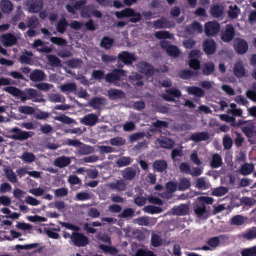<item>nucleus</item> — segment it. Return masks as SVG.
Returning <instances> with one entry per match:
<instances>
[{
    "label": "nucleus",
    "mask_w": 256,
    "mask_h": 256,
    "mask_svg": "<svg viewBox=\"0 0 256 256\" xmlns=\"http://www.w3.org/2000/svg\"><path fill=\"white\" fill-rule=\"evenodd\" d=\"M72 242L78 246H84L88 244V239L82 234L74 232L70 236Z\"/></svg>",
    "instance_id": "obj_7"
},
{
    "label": "nucleus",
    "mask_w": 256,
    "mask_h": 256,
    "mask_svg": "<svg viewBox=\"0 0 256 256\" xmlns=\"http://www.w3.org/2000/svg\"><path fill=\"white\" fill-rule=\"evenodd\" d=\"M11 132L14 134L11 136L12 139L20 140H27L32 137L34 134L32 132L22 131L16 128H12Z\"/></svg>",
    "instance_id": "obj_4"
},
{
    "label": "nucleus",
    "mask_w": 256,
    "mask_h": 256,
    "mask_svg": "<svg viewBox=\"0 0 256 256\" xmlns=\"http://www.w3.org/2000/svg\"><path fill=\"white\" fill-rule=\"evenodd\" d=\"M86 4V0H82L77 2L74 8L68 5L66 6V9L69 12L74 14H75L74 10H80Z\"/></svg>",
    "instance_id": "obj_33"
},
{
    "label": "nucleus",
    "mask_w": 256,
    "mask_h": 256,
    "mask_svg": "<svg viewBox=\"0 0 256 256\" xmlns=\"http://www.w3.org/2000/svg\"><path fill=\"white\" fill-rule=\"evenodd\" d=\"M190 186V182L186 178L182 179L180 181L179 185V190H188Z\"/></svg>",
    "instance_id": "obj_59"
},
{
    "label": "nucleus",
    "mask_w": 256,
    "mask_h": 256,
    "mask_svg": "<svg viewBox=\"0 0 256 256\" xmlns=\"http://www.w3.org/2000/svg\"><path fill=\"white\" fill-rule=\"evenodd\" d=\"M144 210L146 212L150 214H160L162 212V210L160 208L152 206L145 207Z\"/></svg>",
    "instance_id": "obj_38"
},
{
    "label": "nucleus",
    "mask_w": 256,
    "mask_h": 256,
    "mask_svg": "<svg viewBox=\"0 0 256 256\" xmlns=\"http://www.w3.org/2000/svg\"><path fill=\"white\" fill-rule=\"evenodd\" d=\"M115 14L118 18H131L130 20L132 22H140L142 18L141 14L140 12H136L132 8H126L121 12H116Z\"/></svg>",
    "instance_id": "obj_2"
},
{
    "label": "nucleus",
    "mask_w": 256,
    "mask_h": 256,
    "mask_svg": "<svg viewBox=\"0 0 256 256\" xmlns=\"http://www.w3.org/2000/svg\"><path fill=\"white\" fill-rule=\"evenodd\" d=\"M154 26L157 28H170L174 26L173 25L172 26L169 24L166 18H162L157 20L155 22Z\"/></svg>",
    "instance_id": "obj_36"
},
{
    "label": "nucleus",
    "mask_w": 256,
    "mask_h": 256,
    "mask_svg": "<svg viewBox=\"0 0 256 256\" xmlns=\"http://www.w3.org/2000/svg\"><path fill=\"white\" fill-rule=\"evenodd\" d=\"M0 8L4 13L10 14L13 10V5L8 0H2L0 2Z\"/></svg>",
    "instance_id": "obj_18"
},
{
    "label": "nucleus",
    "mask_w": 256,
    "mask_h": 256,
    "mask_svg": "<svg viewBox=\"0 0 256 256\" xmlns=\"http://www.w3.org/2000/svg\"><path fill=\"white\" fill-rule=\"evenodd\" d=\"M132 162V160L129 157H122L117 161V164L120 167L126 166L130 164Z\"/></svg>",
    "instance_id": "obj_54"
},
{
    "label": "nucleus",
    "mask_w": 256,
    "mask_h": 256,
    "mask_svg": "<svg viewBox=\"0 0 256 256\" xmlns=\"http://www.w3.org/2000/svg\"><path fill=\"white\" fill-rule=\"evenodd\" d=\"M2 40L6 46H10L15 44L17 42V38L11 34H4Z\"/></svg>",
    "instance_id": "obj_11"
},
{
    "label": "nucleus",
    "mask_w": 256,
    "mask_h": 256,
    "mask_svg": "<svg viewBox=\"0 0 256 256\" xmlns=\"http://www.w3.org/2000/svg\"><path fill=\"white\" fill-rule=\"evenodd\" d=\"M108 96L111 99L115 100L124 96V93L120 90H112L108 92Z\"/></svg>",
    "instance_id": "obj_43"
},
{
    "label": "nucleus",
    "mask_w": 256,
    "mask_h": 256,
    "mask_svg": "<svg viewBox=\"0 0 256 256\" xmlns=\"http://www.w3.org/2000/svg\"><path fill=\"white\" fill-rule=\"evenodd\" d=\"M214 199L212 198L201 196L198 198L194 206L196 214L198 218L206 219L208 217L207 210L204 204H211L214 202Z\"/></svg>",
    "instance_id": "obj_1"
},
{
    "label": "nucleus",
    "mask_w": 256,
    "mask_h": 256,
    "mask_svg": "<svg viewBox=\"0 0 256 256\" xmlns=\"http://www.w3.org/2000/svg\"><path fill=\"white\" fill-rule=\"evenodd\" d=\"M76 88L75 84L72 83L65 84L60 87V90L64 92H73L76 90Z\"/></svg>",
    "instance_id": "obj_35"
},
{
    "label": "nucleus",
    "mask_w": 256,
    "mask_h": 256,
    "mask_svg": "<svg viewBox=\"0 0 256 256\" xmlns=\"http://www.w3.org/2000/svg\"><path fill=\"white\" fill-rule=\"evenodd\" d=\"M188 31L190 34H200L202 32V27L199 23L194 22Z\"/></svg>",
    "instance_id": "obj_34"
},
{
    "label": "nucleus",
    "mask_w": 256,
    "mask_h": 256,
    "mask_svg": "<svg viewBox=\"0 0 256 256\" xmlns=\"http://www.w3.org/2000/svg\"><path fill=\"white\" fill-rule=\"evenodd\" d=\"M153 166L155 170L162 172L167 168L168 164L165 161L157 160L154 162Z\"/></svg>",
    "instance_id": "obj_28"
},
{
    "label": "nucleus",
    "mask_w": 256,
    "mask_h": 256,
    "mask_svg": "<svg viewBox=\"0 0 256 256\" xmlns=\"http://www.w3.org/2000/svg\"><path fill=\"white\" fill-rule=\"evenodd\" d=\"M220 30V26L215 22H210L205 24V32L208 36H214Z\"/></svg>",
    "instance_id": "obj_5"
},
{
    "label": "nucleus",
    "mask_w": 256,
    "mask_h": 256,
    "mask_svg": "<svg viewBox=\"0 0 256 256\" xmlns=\"http://www.w3.org/2000/svg\"><path fill=\"white\" fill-rule=\"evenodd\" d=\"M222 159L221 157L217 154H214L211 161V166L214 168H218L222 164Z\"/></svg>",
    "instance_id": "obj_32"
},
{
    "label": "nucleus",
    "mask_w": 256,
    "mask_h": 256,
    "mask_svg": "<svg viewBox=\"0 0 256 256\" xmlns=\"http://www.w3.org/2000/svg\"><path fill=\"white\" fill-rule=\"evenodd\" d=\"M67 26V22L66 19L61 20L58 23L57 26L58 30L60 33H64Z\"/></svg>",
    "instance_id": "obj_62"
},
{
    "label": "nucleus",
    "mask_w": 256,
    "mask_h": 256,
    "mask_svg": "<svg viewBox=\"0 0 256 256\" xmlns=\"http://www.w3.org/2000/svg\"><path fill=\"white\" fill-rule=\"evenodd\" d=\"M25 202L32 206H36L40 204V202L37 199L31 196H28L25 199Z\"/></svg>",
    "instance_id": "obj_55"
},
{
    "label": "nucleus",
    "mask_w": 256,
    "mask_h": 256,
    "mask_svg": "<svg viewBox=\"0 0 256 256\" xmlns=\"http://www.w3.org/2000/svg\"><path fill=\"white\" fill-rule=\"evenodd\" d=\"M16 228L24 232V233H31L32 230V226L24 222H18Z\"/></svg>",
    "instance_id": "obj_31"
},
{
    "label": "nucleus",
    "mask_w": 256,
    "mask_h": 256,
    "mask_svg": "<svg viewBox=\"0 0 256 256\" xmlns=\"http://www.w3.org/2000/svg\"><path fill=\"white\" fill-rule=\"evenodd\" d=\"M98 116L94 114H89L80 120V122L86 126H93L98 122Z\"/></svg>",
    "instance_id": "obj_10"
},
{
    "label": "nucleus",
    "mask_w": 256,
    "mask_h": 256,
    "mask_svg": "<svg viewBox=\"0 0 256 256\" xmlns=\"http://www.w3.org/2000/svg\"><path fill=\"white\" fill-rule=\"evenodd\" d=\"M119 59L126 64H132L135 60L134 56L132 54L124 52L118 55Z\"/></svg>",
    "instance_id": "obj_15"
},
{
    "label": "nucleus",
    "mask_w": 256,
    "mask_h": 256,
    "mask_svg": "<svg viewBox=\"0 0 256 256\" xmlns=\"http://www.w3.org/2000/svg\"><path fill=\"white\" fill-rule=\"evenodd\" d=\"M70 163V158L66 156H61L55 160L54 164L58 168H64Z\"/></svg>",
    "instance_id": "obj_19"
},
{
    "label": "nucleus",
    "mask_w": 256,
    "mask_h": 256,
    "mask_svg": "<svg viewBox=\"0 0 256 256\" xmlns=\"http://www.w3.org/2000/svg\"><path fill=\"white\" fill-rule=\"evenodd\" d=\"M4 172L10 181L12 182H16V176L13 171L10 168H6L4 170Z\"/></svg>",
    "instance_id": "obj_60"
},
{
    "label": "nucleus",
    "mask_w": 256,
    "mask_h": 256,
    "mask_svg": "<svg viewBox=\"0 0 256 256\" xmlns=\"http://www.w3.org/2000/svg\"><path fill=\"white\" fill-rule=\"evenodd\" d=\"M196 186L200 190H206L210 187V184L204 178H200L196 182Z\"/></svg>",
    "instance_id": "obj_30"
},
{
    "label": "nucleus",
    "mask_w": 256,
    "mask_h": 256,
    "mask_svg": "<svg viewBox=\"0 0 256 256\" xmlns=\"http://www.w3.org/2000/svg\"><path fill=\"white\" fill-rule=\"evenodd\" d=\"M27 219L32 222H46L47 221L46 218L39 216H28L27 217Z\"/></svg>",
    "instance_id": "obj_61"
},
{
    "label": "nucleus",
    "mask_w": 256,
    "mask_h": 256,
    "mask_svg": "<svg viewBox=\"0 0 256 256\" xmlns=\"http://www.w3.org/2000/svg\"><path fill=\"white\" fill-rule=\"evenodd\" d=\"M91 14L97 18H100L102 16V14L100 12H92V8L90 6L84 7L83 8L82 12V15L83 17H89L90 16Z\"/></svg>",
    "instance_id": "obj_24"
},
{
    "label": "nucleus",
    "mask_w": 256,
    "mask_h": 256,
    "mask_svg": "<svg viewBox=\"0 0 256 256\" xmlns=\"http://www.w3.org/2000/svg\"><path fill=\"white\" fill-rule=\"evenodd\" d=\"M254 170V166L250 164H244L240 169V172L243 175H248L252 173Z\"/></svg>",
    "instance_id": "obj_40"
},
{
    "label": "nucleus",
    "mask_w": 256,
    "mask_h": 256,
    "mask_svg": "<svg viewBox=\"0 0 256 256\" xmlns=\"http://www.w3.org/2000/svg\"><path fill=\"white\" fill-rule=\"evenodd\" d=\"M208 138V134L206 132H202L192 134L191 136L190 140L196 142H199L206 140Z\"/></svg>",
    "instance_id": "obj_26"
},
{
    "label": "nucleus",
    "mask_w": 256,
    "mask_h": 256,
    "mask_svg": "<svg viewBox=\"0 0 256 256\" xmlns=\"http://www.w3.org/2000/svg\"><path fill=\"white\" fill-rule=\"evenodd\" d=\"M214 69L215 68L214 64L211 62H208L204 64L203 72L205 74L209 75L214 72Z\"/></svg>",
    "instance_id": "obj_42"
},
{
    "label": "nucleus",
    "mask_w": 256,
    "mask_h": 256,
    "mask_svg": "<svg viewBox=\"0 0 256 256\" xmlns=\"http://www.w3.org/2000/svg\"><path fill=\"white\" fill-rule=\"evenodd\" d=\"M126 186V184L122 180L118 181L115 183L110 184V188L112 189L116 190H124Z\"/></svg>",
    "instance_id": "obj_45"
},
{
    "label": "nucleus",
    "mask_w": 256,
    "mask_h": 256,
    "mask_svg": "<svg viewBox=\"0 0 256 256\" xmlns=\"http://www.w3.org/2000/svg\"><path fill=\"white\" fill-rule=\"evenodd\" d=\"M202 52L198 50H192L190 54V66L195 70L200 69V62L197 59L201 56Z\"/></svg>",
    "instance_id": "obj_6"
},
{
    "label": "nucleus",
    "mask_w": 256,
    "mask_h": 256,
    "mask_svg": "<svg viewBox=\"0 0 256 256\" xmlns=\"http://www.w3.org/2000/svg\"><path fill=\"white\" fill-rule=\"evenodd\" d=\"M152 244L154 247H158L162 244V242L160 237L156 234H152L151 238Z\"/></svg>",
    "instance_id": "obj_49"
},
{
    "label": "nucleus",
    "mask_w": 256,
    "mask_h": 256,
    "mask_svg": "<svg viewBox=\"0 0 256 256\" xmlns=\"http://www.w3.org/2000/svg\"><path fill=\"white\" fill-rule=\"evenodd\" d=\"M229 10V16L232 18H236L240 14V10L236 6H230Z\"/></svg>",
    "instance_id": "obj_51"
},
{
    "label": "nucleus",
    "mask_w": 256,
    "mask_h": 256,
    "mask_svg": "<svg viewBox=\"0 0 256 256\" xmlns=\"http://www.w3.org/2000/svg\"><path fill=\"white\" fill-rule=\"evenodd\" d=\"M26 95L28 96L30 100H33L34 102H44L45 100L42 98H36L37 92L36 90L32 88L26 90Z\"/></svg>",
    "instance_id": "obj_20"
},
{
    "label": "nucleus",
    "mask_w": 256,
    "mask_h": 256,
    "mask_svg": "<svg viewBox=\"0 0 256 256\" xmlns=\"http://www.w3.org/2000/svg\"><path fill=\"white\" fill-rule=\"evenodd\" d=\"M234 50L238 54H244L248 49V45L246 41L241 38H236L234 42Z\"/></svg>",
    "instance_id": "obj_8"
},
{
    "label": "nucleus",
    "mask_w": 256,
    "mask_h": 256,
    "mask_svg": "<svg viewBox=\"0 0 256 256\" xmlns=\"http://www.w3.org/2000/svg\"><path fill=\"white\" fill-rule=\"evenodd\" d=\"M155 36L158 39H172L173 38V36L172 34L166 31L156 32Z\"/></svg>",
    "instance_id": "obj_48"
},
{
    "label": "nucleus",
    "mask_w": 256,
    "mask_h": 256,
    "mask_svg": "<svg viewBox=\"0 0 256 256\" xmlns=\"http://www.w3.org/2000/svg\"><path fill=\"white\" fill-rule=\"evenodd\" d=\"M122 173L124 178L128 180L133 179L136 176V172L130 168H126Z\"/></svg>",
    "instance_id": "obj_39"
},
{
    "label": "nucleus",
    "mask_w": 256,
    "mask_h": 256,
    "mask_svg": "<svg viewBox=\"0 0 256 256\" xmlns=\"http://www.w3.org/2000/svg\"><path fill=\"white\" fill-rule=\"evenodd\" d=\"M223 11V8L218 6H214L211 8V14L214 17H220L221 16Z\"/></svg>",
    "instance_id": "obj_41"
},
{
    "label": "nucleus",
    "mask_w": 256,
    "mask_h": 256,
    "mask_svg": "<svg viewBox=\"0 0 256 256\" xmlns=\"http://www.w3.org/2000/svg\"><path fill=\"white\" fill-rule=\"evenodd\" d=\"M20 112L26 114H32L34 112V110L33 108L28 106H22L18 108Z\"/></svg>",
    "instance_id": "obj_53"
},
{
    "label": "nucleus",
    "mask_w": 256,
    "mask_h": 256,
    "mask_svg": "<svg viewBox=\"0 0 256 256\" xmlns=\"http://www.w3.org/2000/svg\"><path fill=\"white\" fill-rule=\"evenodd\" d=\"M20 158L26 162H32L34 161L35 156L32 153L26 152Z\"/></svg>",
    "instance_id": "obj_47"
},
{
    "label": "nucleus",
    "mask_w": 256,
    "mask_h": 256,
    "mask_svg": "<svg viewBox=\"0 0 256 256\" xmlns=\"http://www.w3.org/2000/svg\"><path fill=\"white\" fill-rule=\"evenodd\" d=\"M181 96V92L180 90L172 88L166 91V94H164L162 98L168 101H173L174 98H179Z\"/></svg>",
    "instance_id": "obj_13"
},
{
    "label": "nucleus",
    "mask_w": 256,
    "mask_h": 256,
    "mask_svg": "<svg viewBox=\"0 0 256 256\" xmlns=\"http://www.w3.org/2000/svg\"><path fill=\"white\" fill-rule=\"evenodd\" d=\"M247 218L241 216H236L234 217L231 220V224L236 226H240L244 224Z\"/></svg>",
    "instance_id": "obj_37"
},
{
    "label": "nucleus",
    "mask_w": 256,
    "mask_h": 256,
    "mask_svg": "<svg viewBox=\"0 0 256 256\" xmlns=\"http://www.w3.org/2000/svg\"><path fill=\"white\" fill-rule=\"evenodd\" d=\"M234 74L238 78H242L246 76L245 69L242 62H237L234 66Z\"/></svg>",
    "instance_id": "obj_17"
},
{
    "label": "nucleus",
    "mask_w": 256,
    "mask_h": 256,
    "mask_svg": "<svg viewBox=\"0 0 256 256\" xmlns=\"http://www.w3.org/2000/svg\"><path fill=\"white\" fill-rule=\"evenodd\" d=\"M44 74L40 70L34 71L30 76V79L33 82L42 81L44 80Z\"/></svg>",
    "instance_id": "obj_23"
},
{
    "label": "nucleus",
    "mask_w": 256,
    "mask_h": 256,
    "mask_svg": "<svg viewBox=\"0 0 256 256\" xmlns=\"http://www.w3.org/2000/svg\"><path fill=\"white\" fill-rule=\"evenodd\" d=\"M204 49L206 53L208 54H214L216 50L215 42L212 40H206L204 44Z\"/></svg>",
    "instance_id": "obj_16"
},
{
    "label": "nucleus",
    "mask_w": 256,
    "mask_h": 256,
    "mask_svg": "<svg viewBox=\"0 0 256 256\" xmlns=\"http://www.w3.org/2000/svg\"><path fill=\"white\" fill-rule=\"evenodd\" d=\"M228 113L232 114L236 116H242V110L240 108H237V106L234 103L230 104V109L228 111Z\"/></svg>",
    "instance_id": "obj_27"
},
{
    "label": "nucleus",
    "mask_w": 256,
    "mask_h": 256,
    "mask_svg": "<svg viewBox=\"0 0 256 256\" xmlns=\"http://www.w3.org/2000/svg\"><path fill=\"white\" fill-rule=\"evenodd\" d=\"M99 248L104 252L110 254L112 255L116 254L118 252V250L114 248L106 246L102 244L100 245Z\"/></svg>",
    "instance_id": "obj_46"
},
{
    "label": "nucleus",
    "mask_w": 256,
    "mask_h": 256,
    "mask_svg": "<svg viewBox=\"0 0 256 256\" xmlns=\"http://www.w3.org/2000/svg\"><path fill=\"white\" fill-rule=\"evenodd\" d=\"M156 144L158 146L170 149L173 147L174 143V141L169 138L162 137L156 140Z\"/></svg>",
    "instance_id": "obj_12"
},
{
    "label": "nucleus",
    "mask_w": 256,
    "mask_h": 256,
    "mask_svg": "<svg viewBox=\"0 0 256 256\" xmlns=\"http://www.w3.org/2000/svg\"><path fill=\"white\" fill-rule=\"evenodd\" d=\"M228 190L224 187H220L214 189L212 191V195L216 196H222L227 193Z\"/></svg>",
    "instance_id": "obj_52"
},
{
    "label": "nucleus",
    "mask_w": 256,
    "mask_h": 256,
    "mask_svg": "<svg viewBox=\"0 0 256 256\" xmlns=\"http://www.w3.org/2000/svg\"><path fill=\"white\" fill-rule=\"evenodd\" d=\"M104 102V100L103 99L96 98L92 100L88 105L94 108H100L102 104H103Z\"/></svg>",
    "instance_id": "obj_50"
},
{
    "label": "nucleus",
    "mask_w": 256,
    "mask_h": 256,
    "mask_svg": "<svg viewBox=\"0 0 256 256\" xmlns=\"http://www.w3.org/2000/svg\"><path fill=\"white\" fill-rule=\"evenodd\" d=\"M187 92L197 97H202L204 96V91L200 88L190 86L186 88Z\"/></svg>",
    "instance_id": "obj_22"
},
{
    "label": "nucleus",
    "mask_w": 256,
    "mask_h": 256,
    "mask_svg": "<svg viewBox=\"0 0 256 256\" xmlns=\"http://www.w3.org/2000/svg\"><path fill=\"white\" fill-rule=\"evenodd\" d=\"M4 90L14 96H19L22 94V92L14 87H6Z\"/></svg>",
    "instance_id": "obj_58"
},
{
    "label": "nucleus",
    "mask_w": 256,
    "mask_h": 256,
    "mask_svg": "<svg viewBox=\"0 0 256 256\" xmlns=\"http://www.w3.org/2000/svg\"><path fill=\"white\" fill-rule=\"evenodd\" d=\"M126 76V72L123 70H116L112 73L108 74L106 78L108 82L118 86V82L124 80Z\"/></svg>",
    "instance_id": "obj_3"
},
{
    "label": "nucleus",
    "mask_w": 256,
    "mask_h": 256,
    "mask_svg": "<svg viewBox=\"0 0 256 256\" xmlns=\"http://www.w3.org/2000/svg\"><path fill=\"white\" fill-rule=\"evenodd\" d=\"M234 35V28L230 26H227L226 30L222 34V40L225 42L230 41Z\"/></svg>",
    "instance_id": "obj_14"
},
{
    "label": "nucleus",
    "mask_w": 256,
    "mask_h": 256,
    "mask_svg": "<svg viewBox=\"0 0 256 256\" xmlns=\"http://www.w3.org/2000/svg\"><path fill=\"white\" fill-rule=\"evenodd\" d=\"M134 256H156L153 252L142 249L138 250Z\"/></svg>",
    "instance_id": "obj_63"
},
{
    "label": "nucleus",
    "mask_w": 256,
    "mask_h": 256,
    "mask_svg": "<svg viewBox=\"0 0 256 256\" xmlns=\"http://www.w3.org/2000/svg\"><path fill=\"white\" fill-rule=\"evenodd\" d=\"M110 142L112 146H120L126 144V140L122 138L118 137L112 139Z\"/></svg>",
    "instance_id": "obj_56"
},
{
    "label": "nucleus",
    "mask_w": 256,
    "mask_h": 256,
    "mask_svg": "<svg viewBox=\"0 0 256 256\" xmlns=\"http://www.w3.org/2000/svg\"><path fill=\"white\" fill-rule=\"evenodd\" d=\"M162 46L166 50L168 54L172 56H178L180 54V50L176 46L168 45V42L166 41H164L162 42Z\"/></svg>",
    "instance_id": "obj_9"
},
{
    "label": "nucleus",
    "mask_w": 256,
    "mask_h": 256,
    "mask_svg": "<svg viewBox=\"0 0 256 256\" xmlns=\"http://www.w3.org/2000/svg\"><path fill=\"white\" fill-rule=\"evenodd\" d=\"M242 236L248 240L256 238V228H252L242 234Z\"/></svg>",
    "instance_id": "obj_44"
},
{
    "label": "nucleus",
    "mask_w": 256,
    "mask_h": 256,
    "mask_svg": "<svg viewBox=\"0 0 256 256\" xmlns=\"http://www.w3.org/2000/svg\"><path fill=\"white\" fill-rule=\"evenodd\" d=\"M42 4L40 0H32L30 4L29 10L32 12H36L42 8Z\"/></svg>",
    "instance_id": "obj_25"
},
{
    "label": "nucleus",
    "mask_w": 256,
    "mask_h": 256,
    "mask_svg": "<svg viewBox=\"0 0 256 256\" xmlns=\"http://www.w3.org/2000/svg\"><path fill=\"white\" fill-rule=\"evenodd\" d=\"M138 66L140 68V72L145 74L146 76H149L154 74V70L152 66L146 63L140 64Z\"/></svg>",
    "instance_id": "obj_21"
},
{
    "label": "nucleus",
    "mask_w": 256,
    "mask_h": 256,
    "mask_svg": "<svg viewBox=\"0 0 256 256\" xmlns=\"http://www.w3.org/2000/svg\"><path fill=\"white\" fill-rule=\"evenodd\" d=\"M29 192L35 196L39 197L42 196L44 194L45 190L41 188H38L30 189L29 190Z\"/></svg>",
    "instance_id": "obj_57"
},
{
    "label": "nucleus",
    "mask_w": 256,
    "mask_h": 256,
    "mask_svg": "<svg viewBox=\"0 0 256 256\" xmlns=\"http://www.w3.org/2000/svg\"><path fill=\"white\" fill-rule=\"evenodd\" d=\"M242 256H256V246L246 249L242 252Z\"/></svg>",
    "instance_id": "obj_64"
},
{
    "label": "nucleus",
    "mask_w": 256,
    "mask_h": 256,
    "mask_svg": "<svg viewBox=\"0 0 256 256\" xmlns=\"http://www.w3.org/2000/svg\"><path fill=\"white\" fill-rule=\"evenodd\" d=\"M173 213L176 215H184L188 212L189 208L186 205H182L174 208L172 210Z\"/></svg>",
    "instance_id": "obj_29"
}]
</instances>
